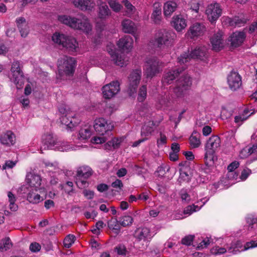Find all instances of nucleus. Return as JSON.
Masks as SVG:
<instances>
[{"label": "nucleus", "instance_id": "f257e3e1", "mask_svg": "<svg viewBox=\"0 0 257 257\" xmlns=\"http://www.w3.org/2000/svg\"><path fill=\"white\" fill-rule=\"evenodd\" d=\"M186 68L183 67L175 69L169 70L164 75V82L171 84L179 76L182 75L176 81V87L174 88V93L179 96L185 94V92L192 85L191 78L188 74H183Z\"/></svg>", "mask_w": 257, "mask_h": 257}, {"label": "nucleus", "instance_id": "f03ea898", "mask_svg": "<svg viewBox=\"0 0 257 257\" xmlns=\"http://www.w3.org/2000/svg\"><path fill=\"white\" fill-rule=\"evenodd\" d=\"M59 112L61 114L60 118L62 124L67 128L71 129L79 123L75 116V112L71 111L69 106L65 104H61L58 106Z\"/></svg>", "mask_w": 257, "mask_h": 257}, {"label": "nucleus", "instance_id": "7ed1b4c3", "mask_svg": "<svg viewBox=\"0 0 257 257\" xmlns=\"http://www.w3.org/2000/svg\"><path fill=\"white\" fill-rule=\"evenodd\" d=\"M76 66V60L74 58L63 56L58 61V68L59 75L62 77L63 75H73Z\"/></svg>", "mask_w": 257, "mask_h": 257}, {"label": "nucleus", "instance_id": "20e7f679", "mask_svg": "<svg viewBox=\"0 0 257 257\" xmlns=\"http://www.w3.org/2000/svg\"><path fill=\"white\" fill-rule=\"evenodd\" d=\"M220 139L212 136L207 141L205 146L206 153L204 157L206 165H211L214 162V153L220 146Z\"/></svg>", "mask_w": 257, "mask_h": 257}, {"label": "nucleus", "instance_id": "39448f33", "mask_svg": "<svg viewBox=\"0 0 257 257\" xmlns=\"http://www.w3.org/2000/svg\"><path fill=\"white\" fill-rule=\"evenodd\" d=\"M207 49L205 47H200L191 50V52H185L181 54L178 58L180 64H184L191 59H199L205 60L207 57Z\"/></svg>", "mask_w": 257, "mask_h": 257}, {"label": "nucleus", "instance_id": "423d86ee", "mask_svg": "<svg viewBox=\"0 0 257 257\" xmlns=\"http://www.w3.org/2000/svg\"><path fill=\"white\" fill-rule=\"evenodd\" d=\"M94 128L96 133L100 136L111 135V131L114 125L113 121L107 120L103 117H99L94 120Z\"/></svg>", "mask_w": 257, "mask_h": 257}, {"label": "nucleus", "instance_id": "0eeeda50", "mask_svg": "<svg viewBox=\"0 0 257 257\" xmlns=\"http://www.w3.org/2000/svg\"><path fill=\"white\" fill-rule=\"evenodd\" d=\"M92 169L88 166H82L78 168L75 177V183L79 188L88 186L87 179L92 175Z\"/></svg>", "mask_w": 257, "mask_h": 257}, {"label": "nucleus", "instance_id": "6e6552de", "mask_svg": "<svg viewBox=\"0 0 257 257\" xmlns=\"http://www.w3.org/2000/svg\"><path fill=\"white\" fill-rule=\"evenodd\" d=\"M162 62L156 57L149 59L146 62L145 75L147 78H152L161 71Z\"/></svg>", "mask_w": 257, "mask_h": 257}, {"label": "nucleus", "instance_id": "1a4fd4ad", "mask_svg": "<svg viewBox=\"0 0 257 257\" xmlns=\"http://www.w3.org/2000/svg\"><path fill=\"white\" fill-rule=\"evenodd\" d=\"M142 72L140 69L133 70L130 74L128 79L127 92L130 96L134 95L137 92V89L141 79Z\"/></svg>", "mask_w": 257, "mask_h": 257}, {"label": "nucleus", "instance_id": "9d476101", "mask_svg": "<svg viewBox=\"0 0 257 257\" xmlns=\"http://www.w3.org/2000/svg\"><path fill=\"white\" fill-rule=\"evenodd\" d=\"M255 247H257V241L248 242L243 246L240 241L237 240L231 243V245L227 248V251L229 253L235 254L240 251Z\"/></svg>", "mask_w": 257, "mask_h": 257}, {"label": "nucleus", "instance_id": "9b49d317", "mask_svg": "<svg viewBox=\"0 0 257 257\" xmlns=\"http://www.w3.org/2000/svg\"><path fill=\"white\" fill-rule=\"evenodd\" d=\"M173 33L166 30H160L156 34L155 42L158 47H161L163 45H168L170 44Z\"/></svg>", "mask_w": 257, "mask_h": 257}, {"label": "nucleus", "instance_id": "f8f14e48", "mask_svg": "<svg viewBox=\"0 0 257 257\" xmlns=\"http://www.w3.org/2000/svg\"><path fill=\"white\" fill-rule=\"evenodd\" d=\"M221 13L222 9L218 3L210 4L206 10L208 19L211 23H214L221 16Z\"/></svg>", "mask_w": 257, "mask_h": 257}, {"label": "nucleus", "instance_id": "ddd939ff", "mask_svg": "<svg viewBox=\"0 0 257 257\" xmlns=\"http://www.w3.org/2000/svg\"><path fill=\"white\" fill-rule=\"evenodd\" d=\"M46 198L44 188L35 189L27 194V200L32 204H38Z\"/></svg>", "mask_w": 257, "mask_h": 257}, {"label": "nucleus", "instance_id": "4468645a", "mask_svg": "<svg viewBox=\"0 0 257 257\" xmlns=\"http://www.w3.org/2000/svg\"><path fill=\"white\" fill-rule=\"evenodd\" d=\"M227 83L232 91L238 89L242 85L241 77L238 72L231 71L227 76Z\"/></svg>", "mask_w": 257, "mask_h": 257}, {"label": "nucleus", "instance_id": "2eb2a0df", "mask_svg": "<svg viewBox=\"0 0 257 257\" xmlns=\"http://www.w3.org/2000/svg\"><path fill=\"white\" fill-rule=\"evenodd\" d=\"M103 96H114L120 90V84L118 81H113L106 84L101 89Z\"/></svg>", "mask_w": 257, "mask_h": 257}, {"label": "nucleus", "instance_id": "dca6fc26", "mask_svg": "<svg viewBox=\"0 0 257 257\" xmlns=\"http://www.w3.org/2000/svg\"><path fill=\"white\" fill-rule=\"evenodd\" d=\"M103 98L104 100L98 104L97 108L100 112H104L107 115H110L116 109V107L114 104L110 103L111 97Z\"/></svg>", "mask_w": 257, "mask_h": 257}, {"label": "nucleus", "instance_id": "f3484780", "mask_svg": "<svg viewBox=\"0 0 257 257\" xmlns=\"http://www.w3.org/2000/svg\"><path fill=\"white\" fill-rule=\"evenodd\" d=\"M154 234L147 227H140L135 232V236L139 240L150 241Z\"/></svg>", "mask_w": 257, "mask_h": 257}, {"label": "nucleus", "instance_id": "a211bd4d", "mask_svg": "<svg viewBox=\"0 0 257 257\" xmlns=\"http://www.w3.org/2000/svg\"><path fill=\"white\" fill-rule=\"evenodd\" d=\"M210 42L212 44L213 50L218 51L223 47L224 39L223 32L219 31L215 33L210 38Z\"/></svg>", "mask_w": 257, "mask_h": 257}, {"label": "nucleus", "instance_id": "6ab92c4d", "mask_svg": "<svg viewBox=\"0 0 257 257\" xmlns=\"http://www.w3.org/2000/svg\"><path fill=\"white\" fill-rule=\"evenodd\" d=\"M74 6L83 11H92L95 6L94 2L91 0H74Z\"/></svg>", "mask_w": 257, "mask_h": 257}, {"label": "nucleus", "instance_id": "aec40b11", "mask_svg": "<svg viewBox=\"0 0 257 257\" xmlns=\"http://www.w3.org/2000/svg\"><path fill=\"white\" fill-rule=\"evenodd\" d=\"M26 182L31 187L35 189L42 188L40 187L42 183V179L40 175L32 172L27 173L26 178Z\"/></svg>", "mask_w": 257, "mask_h": 257}, {"label": "nucleus", "instance_id": "412c9836", "mask_svg": "<svg viewBox=\"0 0 257 257\" xmlns=\"http://www.w3.org/2000/svg\"><path fill=\"white\" fill-rule=\"evenodd\" d=\"M76 27L74 29L79 30L86 33H89L92 30V26L88 19L85 16L82 19L76 18Z\"/></svg>", "mask_w": 257, "mask_h": 257}, {"label": "nucleus", "instance_id": "4be33fe9", "mask_svg": "<svg viewBox=\"0 0 257 257\" xmlns=\"http://www.w3.org/2000/svg\"><path fill=\"white\" fill-rule=\"evenodd\" d=\"M158 126V124L153 121H149L146 122L142 127L141 136L148 139V137L152 135Z\"/></svg>", "mask_w": 257, "mask_h": 257}, {"label": "nucleus", "instance_id": "5701e85b", "mask_svg": "<svg viewBox=\"0 0 257 257\" xmlns=\"http://www.w3.org/2000/svg\"><path fill=\"white\" fill-rule=\"evenodd\" d=\"M43 147L45 149H55L56 145L58 142V139L56 136L52 134H46L43 137Z\"/></svg>", "mask_w": 257, "mask_h": 257}, {"label": "nucleus", "instance_id": "b1692460", "mask_svg": "<svg viewBox=\"0 0 257 257\" xmlns=\"http://www.w3.org/2000/svg\"><path fill=\"white\" fill-rule=\"evenodd\" d=\"M245 38V33L243 32H235L230 37L231 46L233 47H237L243 42Z\"/></svg>", "mask_w": 257, "mask_h": 257}, {"label": "nucleus", "instance_id": "393cba45", "mask_svg": "<svg viewBox=\"0 0 257 257\" xmlns=\"http://www.w3.org/2000/svg\"><path fill=\"white\" fill-rule=\"evenodd\" d=\"M172 24L177 31H181L187 26L186 20L181 15L174 16L173 18Z\"/></svg>", "mask_w": 257, "mask_h": 257}, {"label": "nucleus", "instance_id": "a878e982", "mask_svg": "<svg viewBox=\"0 0 257 257\" xmlns=\"http://www.w3.org/2000/svg\"><path fill=\"white\" fill-rule=\"evenodd\" d=\"M133 42V40L131 36H125L119 40L117 42V46L123 51L128 52L132 48Z\"/></svg>", "mask_w": 257, "mask_h": 257}, {"label": "nucleus", "instance_id": "bb28decb", "mask_svg": "<svg viewBox=\"0 0 257 257\" xmlns=\"http://www.w3.org/2000/svg\"><path fill=\"white\" fill-rule=\"evenodd\" d=\"M0 142L3 145L10 146L15 144V136L12 132L7 131L1 135Z\"/></svg>", "mask_w": 257, "mask_h": 257}, {"label": "nucleus", "instance_id": "cd10ccee", "mask_svg": "<svg viewBox=\"0 0 257 257\" xmlns=\"http://www.w3.org/2000/svg\"><path fill=\"white\" fill-rule=\"evenodd\" d=\"M17 73L12 72L11 80L16 84L18 89L21 88L25 82V76L22 70L17 71Z\"/></svg>", "mask_w": 257, "mask_h": 257}, {"label": "nucleus", "instance_id": "c85d7f7f", "mask_svg": "<svg viewBox=\"0 0 257 257\" xmlns=\"http://www.w3.org/2000/svg\"><path fill=\"white\" fill-rule=\"evenodd\" d=\"M122 31L125 33L135 34L137 30L135 23L130 19H125L121 22Z\"/></svg>", "mask_w": 257, "mask_h": 257}, {"label": "nucleus", "instance_id": "c756f323", "mask_svg": "<svg viewBox=\"0 0 257 257\" xmlns=\"http://www.w3.org/2000/svg\"><path fill=\"white\" fill-rule=\"evenodd\" d=\"M153 9L152 18L155 24H159L161 21L162 9L160 4L155 3L153 5Z\"/></svg>", "mask_w": 257, "mask_h": 257}, {"label": "nucleus", "instance_id": "7c9ffc66", "mask_svg": "<svg viewBox=\"0 0 257 257\" xmlns=\"http://www.w3.org/2000/svg\"><path fill=\"white\" fill-rule=\"evenodd\" d=\"M111 58L114 63L120 67H123L127 64V59L124 57V54L115 53L111 55Z\"/></svg>", "mask_w": 257, "mask_h": 257}, {"label": "nucleus", "instance_id": "2f4dec72", "mask_svg": "<svg viewBox=\"0 0 257 257\" xmlns=\"http://www.w3.org/2000/svg\"><path fill=\"white\" fill-rule=\"evenodd\" d=\"M205 31V27L200 23H195L190 28L189 31L191 37H197L203 34Z\"/></svg>", "mask_w": 257, "mask_h": 257}, {"label": "nucleus", "instance_id": "473e14b6", "mask_svg": "<svg viewBox=\"0 0 257 257\" xmlns=\"http://www.w3.org/2000/svg\"><path fill=\"white\" fill-rule=\"evenodd\" d=\"M58 20L62 23L73 28L76 27L75 24L76 22V18L72 17L69 16L62 15L58 17Z\"/></svg>", "mask_w": 257, "mask_h": 257}, {"label": "nucleus", "instance_id": "72a5a7b5", "mask_svg": "<svg viewBox=\"0 0 257 257\" xmlns=\"http://www.w3.org/2000/svg\"><path fill=\"white\" fill-rule=\"evenodd\" d=\"M63 47L65 48L69 52H75L78 48V43L75 38L68 37Z\"/></svg>", "mask_w": 257, "mask_h": 257}, {"label": "nucleus", "instance_id": "f704fd0d", "mask_svg": "<svg viewBox=\"0 0 257 257\" xmlns=\"http://www.w3.org/2000/svg\"><path fill=\"white\" fill-rule=\"evenodd\" d=\"M177 5L176 3L170 1L165 3L164 5V14L166 17H170L177 9Z\"/></svg>", "mask_w": 257, "mask_h": 257}, {"label": "nucleus", "instance_id": "c9c22d12", "mask_svg": "<svg viewBox=\"0 0 257 257\" xmlns=\"http://www.w3.org/2000/svg\"><path fill=\"white\" fill-rule=\"evenodd\" d=\"M98 17L101 19H106L111 14L108 7L104 3L102 2L98 6Z\"/></svg>", "mask_w": 257, "mask_h": 257}, {"label": "nucleus", "instance_id": "e433bc0d", "mask_svg": "<svg viewBox=\"0 0 257 257\" xmlns=\"http://www.w3.org/2000/svg\"><path fill=\"white\" fill-rule=\"evenodd\" d=\"M67 37L68 36H65L64 34L56 32L52 36V40L55 43L63 47Z\"/></svg>", "mask_w": 257, "mask_h": 257}, {"label": "nucleus", "instance_id": "4c0bfd02", "mask_svg": "<svg viewBox=\"0 0 257 257\" xmlns=\"http://www.w3.org/2000/svg\"><path fill=\"white\" fill-rule=\"evenodd\" d=\"M248 113L249 110L247 108H245L241 114H239L235 116V122L238 124L239 125H240L243 121L246 120L249 116L253 114L254 111L251 112L249 114H248Z\"/></svg>", "mask_w": 257, "mask_h": 257}, {"label": "nucleus", "instance_id": "58836bf2", "mask_svg": "<svg viewBox=\"0 0 257 257\" xmlns=\"http://www.w3.org/2000/svg\"><path fill=\"white\" fill-rule=\"evenodd\" d=\"M73 147L67 142H61L58 141L54 150H57L61 152L68 151L72 150Z\"/></svg>", "mask_w": 257, "mask_h": 257}, {"label": "nucleus", "instance_id": "ea45409f", "mask_svg": "<svg viewBox=\"0 0 257 257\" xmlns=\"http://www.w3.org/2000/svg\"><path fill=\"white\" fill-rule=\"evenodd\" d=\"M247 19L243 16H235L232 19H229L228 23L230 26H238L240 27L242 24L246 23Z\"/></svg>", "mask_w": 257, "mask_h": 257}, {"label": "nucleus", "instance_id": "a19ab883", "mask_svg": "<svg viewBox=\"0 0 257 257\" xmlns=\"http://www.w3.org/2000/svg\"><path fill=\"white\" fill-rule=\"evenodd\" d=\"M179 194L182 201L186 202H188L191 200H194L197 197L196 194H194V193L192 194V197L188 193L187 190L185 189H181L180 191Z\"/></svg>", "mask_w": 257, "mask_h": 257}, {"label": "nucleus", "instance_id": "79ce46f5", "mask_svg": "<svg viewBox=\"0 0 257 257\" xmlns=\"http://www.w3.org/2000/svg\"><path fill=\"white\" fill-rule=\"evenodd\" d=\"M91 132L89 127L82 128L79 132L78 139L80 140H86L90 138Z\"/></svg>", "mask_w": 257, "mask_h": 257}, {"label": "nucleus", "instance_id": "37998d69", "mask_svg": "<svg viewBox=\"0 0 257 257\" xmlns=\"http://www.w3.org/2000/svg\"><path fill=\"white\" fill-rule=\"evenodd\" d=\"M239 165V163L237 161H234L230 164L227 167L228 173L227 174L228 177L231 179V175H233V178L237 177V175L233 172L234 170L236 169Z\"/></svg>", "mask_w": 257, "mask_h": 257}, {"label": "nucleus", "instance_id": "c03bdc74", "mask_svg": "<svg viewBox=\"0 0 257 257\" xmlns=\"http://www.w3.org/2000/svg\"><path fill=\"white\" fill-rule=\"evenodd\" d=\"M12 246V243L9 237L2 240L0 243V250L2 251H7Z\"/></svg>", "mask_w": 257, "mask_h": 257}, {"label": "nucleus", "instance_id": "a18cd8bd", "mask_svg": "<svg viewBox=\"0 0 257 257\" xmlns=\"http://www.w3.org/2000/svg\"><path fill=\"white\" fill-rule=\"evenodd\" d=\"M133 218L130 215H124L120 218L119 224L123 227L131 226L133 222Z\"/></svg>", "mask_w": 257, "mask_h": 257}, {"label": "nucleus", "instance_id": "49530a36", "mask_svg": "<svg viewBox=\"0 0 257 257\" xmlns=\"http://www.w3.org/2000/svg\"><path fill=\"white\" fill-rule=\"evenodd\" d=\"M207 201H204L202 203V204L200 205V206H199L198 205H189L186 207L184 210V213L185 214H188L190 215L191 213H192L194 212L198 211L200 209L201 207L203 206L205 204V202Z\"/></svg>", "mask_w": 257, "mask_h": 257}, {"label": "nucleus", "instance_id": "de8ad7c7", "mask_svg": "<svg viewBox=\"0 0 257 257\" xmlns=\"http://www.w3.org/2000/svg\"><path fill=\"white\" fill-rule=\"evenodd\" d=\"M8 196L10 202V209L13 211H16L18 208V205L15 203L16 200V197L11 192H8Z\"/></svg>", "mask_w": 257, "mask_h": 257}, {"label": "nucleus", "instance_id": "09e8293b", "mask_svg": "<svg viewBox=\"0 0 257 257\" xmlns=\"http://www.w3.org/2000/svg\"><path fill=\"white\" fill-rule=\"evenodd\" d=\"M196 133L192 134L189 138L190 144L193 148H197L200 144V141Z\"/></svg>", "mask_w": 257, "mask_h": 257}, {"label": "nucleus", "instance_id": "8fccbe9b", "mask_svg": "<svg viewBox=\"0 0 257 257\" xmlns=\"http://www.w3.org/2000/svg\"><path fill=\"white\" fill-rule=\"evenodd\" d=\"M118 222L116 219H111L108 221V226L112 230H115V232L118 233L120 230V227Z\"/></svg>", "mask_w": 257, "mask_h": 257}, {"label": "nucleus", "instance_id": "3c124183", "mask_svg": "<svg viewBox=\"0 0 257 257\" xmlns=\"http://www.w3.org/2000/svg\"><path fill=\"white\" fill-rule=\"evenodd\" d=\"M190 179V176L188 172L184 169L180 170V176L178 179L179 182H188Z\"/></svg>", "mask_w": 257, "mask_h": 257}, {"label": "nucleus", "instance_id": "603ef678", "mask_svg": "<svg viewBox=\"0 0 257 257\" xmlns=\"http://www.w3.org/2000/svg\"><path fill=\"white\" fill-rule=\"evenodd\" d=\"M75 236L72 234L68 235L64 239V245L67 248L71 247L72 244L74 243Z\"/></svg>", "mask_w": 257, "mask_h": 257}, {"label": "nucleus", "instance_id": "864d4df0", "mask_svg": "<svg viewBox=\"0 0 257 257\" xmlns=\"http://www.w3.org/2000/svg\"><path fill=\"white\" fill-rule=\"evenodd\" d=\"M114 249L118 255L122 256H124L128 254V251L127 250L125 246L123 244L118 245L115 247Z\"/></svg>", "mask_w": 257, "mask_h": 257}, {"label": "nucleus", "instance_id": "5fc2aeb1", "mask_svg": "<svg viewBox=\"0 0 257 257\" xmlns=\"http://www.w3.org/2000/svg\"><path fill=\"white\" fill-rule=\"evenodd\" d=\"M170 167L167 165H162L158 168L157 172L160 176H163L167 172L170 170Z\"/></svg>", "mask_w": 257, "mask_h": 257}, {"label": "nucleus", "instance_id": "6e6d98bb", "mask_svg": "<svg viewBox=\"0 0 257 257\" xmlns=\"http://www.w3.org/2000/svg\"><path fill=\"white\" fill-rule=\"evenodd\" d=\"M19 28L21 36L22 37H26L29 33V27L28 25H25L23 26L18 27Z\"/></svg>", "mask_w": 257, "mask_h": 257}, {"label": "nucleus", "instance_id": "4d7b16f0", "mask_svg": "<svg viewBox=\"0 0 257 257\" xmlns=\"http://www.w3.org/2000/svg\"><path fill=\"white\" fill-rule=\"evenodd\" d=\"M110 7L115 12H118L122 8V6L118 3L114 1H110L108 2Z\"/></svg>", "mask_w": 257, "mask_h": 257}, {"label": "nucleus", "instance_id": "13d9d810", "mask_svg": "<svg viewBox=\"0 0 257 257\" xmlns=\"http://www.w3.org/2000/svg\"><path fill=\"white\" fill-rule=\"evenodd\" d=\"M227 249L219 246H215L211 249V253L215 255L221 254L226 252Z\"/></svg>", "mask_w": 257, "mask_h": 257}, {"label": "nucleus", "instance_id": "bf43d9fd", "mask_svg": "<svg viewBox=\"0 0 257 257\" xmlns=\"http://www.w3.org/2000/svg\"><path fill=\"white\" fill-rule=\"evenodd\" d=\"M167 143V137L166 135L160 132V138L157 141V144L158 147L164 145Z\"/></svg>", "mask_w": 257, "mask_h": 257}, {"label": "nucleus", "instance_id": "052dcab7", "mask_svg": "<svg viewBox=\"0 0 257 257\" xmlns=\"http://www.w3.org/2000/svg\"><path fill=\"white\" fill-rule=\"evenodd\" d=\"M22 70L21 64L18 61H14L12 65L11 71V72L17 73V71Z\"/></svg>", "mask_w": 257, "mask_h": 257}, {"label": "nucleus", "instance_id": "680f3d73", "mask_svg": "<svg viewBox=\"0 0 257 257\" xmlns=\"http://www.w3.org/2000/svg\"><path fill=\"white\" fill-rule=\"evenodd\" d=\"M107 140L106 137H95L92 139V142L94 144H100L104 143Z\"/></svg>", "mask_w": 257, "mask_h": 257}, {"label": "nucleus", "instance_id": "e2e57ef3", "mask_svg": "<svg viewBox=\"0 0 257 257\" xmlns=\"http://www.w3.org/2000/svg\"><path fill=\"white\" fill-rule=\"evenodd\" d=\"M194 236L193 235H188L182 238L181 240V242L182 244L190 245L191 244L193 240Z\"/></svg>", "mask_w": 257, "mask_h": 257}, {"label": "nucleus", "instance_id": "0e129e2a", "mask_svg": "<svg viewBox=\"0 0 257 257\" xmlns=\"http://www.w3.org/2000/svg\"><path fill=\"white\" fill-rule=\"evenodd\" d=\"M210 243V240L208 237H206L203 239L198 245L197 247L199 249H202L204 248H206Z\"/></svg>", "mask_w": 257, "mask_h": 257}, {"label": "nucleus", "instance_id": "69168bd1", "mask_svg": "<svg viewBox=\"0 0 257 257\" xmlns=\"http://www.w3.org/2000/svg\"><path fill=\"white\" fill-rule=\"evenodd\" d=\"M110 141L111 142L113 149H115L119 147L120 144L122 142V139L121 138H114Z\"/></svg>", "mask_w": 257, "mask_h": 257}, {"label": "nucleus", "instance_id": "338daca9", "mask_svg": "<svg viewBox=\"0 0 257 257\" xmlns=\"http://www.w3.org/2000/svg\"><path fill=\"white\" fill-rule=\"evenodd\" d=\"M41 248V245L37 242H33L30 245V249L32 252H38Z\"/></svg>", "mask_w": 257, "mask_h": 257}, {"label": "nucleus", "instance_id": "774afa93", "mask_svg": "<svg viewBox=\"0 0 257 257\" xmlns=\"http://www.w3.org/2000/svg\"><path fill=\"white\" fill-rule=\"evenodd\" d=\"M251 155L248 149H243L239 153V157L241 159H244L247 158L249 155Z\"/></svg>", "mask_w": 257, "mask_h": 257}]
</instances>
